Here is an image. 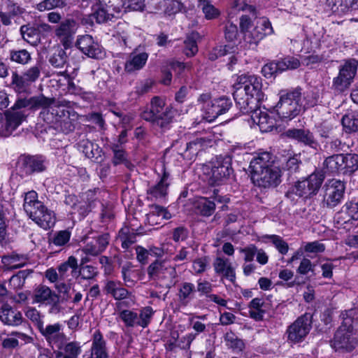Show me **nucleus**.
<instances>
[{
    "instance_id": "1",
    "label": "nucleus",
    "mask_w": 358,
    "mask_h": 358,
    "mask_svg": "<svg viewBox=\"0 0 358 358\" xmlns=\"http://www.w3.org/2000/svg\"><path fill=\"white\" fill-rule=\"evenodd\" d=\"M234 88V99L242 113L257 108L266 96L261 78L254 75L240 76Z\"/></svg>"
},
{
    "instance_id": "2",
    "label": "nucleus",
    "mask_w": 358,
    "mask_h": 358,
    "mask_svg": "<svg viewBox=\"0 0 358 358\" xmlns=\"http://www.w3.org/2000/svg\"><path fill=\"white\" fill-rule=\"evenodd\" d=\"M358 320V309L348 310L343 314L341 325L336 331L331 347L336 351L350 352L357 344V335L354 325Z\"/></svg>"
},
{
    "instance_id": "3",
    "label": "nucleus",
    "mask_w": 358,
    "mask_h": 358,
    "mask_svg": "<svg viewBox=\"0 0 358 358\" xmlns=\"http://www.w3.org/2000/svg\"><path fill=\"white\" fill-rule=\"evenodd\" d=\"M176 111L171 106H166L165 100L154 96L150 101V108L141 113V117L150 122L152 127L160 132H165L171 127Z\"/></svg>"
},
{
    "instance_id": "4",
    "label": "nucleus",
    "mask_w": 358,
    "mask_h": 358,
    "mask_svg": "<svg viewBox=\"0 0 358 358\" xmlns=\"http://www.w3.org/2000/svg\"><path fill=\"white\" fill-rule=\"evenodd\" d=\"M42 102L38 99L18 98L13 106L4 113L5 122H0V136L7 137L16 130L24 122L27 115L24 109L31 110V108H36Z\"/></svg>"
},
{
    "instance_id": "5",
    "label": "nucleus",
    "mask_w": 358,
    "mask_h": 358,
    "mask_svg": "<svg viewBox=\"0 0 358 358\" xmlns=\"http://www.w3.org/2000/svg\"><path fill=\"white\" fill-rule=\"evenodd\" d=\"M239 27L243 41L250 48H255L266 36L273 32L271 22L265 17L252 19L246 15H242Z\"/></svg>"
},
{
    "instance_id": "6",
    "label": "nucleus",
    "mask_w": 358,
    "mask_h": 358,
    "mask_svg": "<svg viewBox=\"0 0 358 358\" xmlns=\"http://www.w3.org/2000/svg\"><path fill=\"white\" fill-rule=\"evenodd\" d=\"M23 208L27 215L41 228L47 229L54 226V213L38 199L36 192L31 190L25 193Z\"/></svg>"
},
{
    "instance_id": "7",
    "label": "nucleus",
    "mask_w": 358,
    "mask_h": 358,
    "mask_svg": "<svg viewBox=\"0 0 358 358\" xmlns=\"http://www.w3.org/2000/svg\"><path fill=\"white\" fill-rule=\"evenodd\" d=\"M29 99H41V106L36 108H31V110L42 109L39 117L47 124L53 127H59L65 117H67L68 111L64 106L54 99L45 97L44 95H38L29 97Z\"/></svg>"
},
{
    "instance_id": "8",
    "label": "nucleus",
    "mask_w": 358,
    "mask_h": 358,
    "mask_svg": "<svg viewBox=\"0 0 358 358\" xmlns=\"http://www.w3.org/2000/svg\"><path fill=\"white\" fill-rule=\"evenodd\" d=\"M149 278L157 280L168 289L175 286L178 281L176 265H172L167 259H156L147 268Z\"/></svg>"
},
{
    "instance_id": "9",
    "label": "nucleus",
    "mask_w": 358,
    "mask_h": 358,
    "mask_svg": "<svg viewBox=\"0 0 358 358\" xmlns=\"http://www.w3.org/2000/svg\"><path fill=\"white\" fill-rule=\"evenodd\" d=\"M275 108L281 119L292 120L299 115L303 109L301 90L297 88L282 95Z\"/></svg>"
},
{
    "instance_id": "10",
    "label": "nucleus",
    "mask_w": 358,
    "mask_h": 358,
    "mask_svg": "<svg viewBox=\"0 0 358 358\" xmlns=\"http://www.w3.org/2000/svg\"><path fill=\"white\" fill-rule=\"evenodd\" d=\"M125 5V0H96L92 7L90 17L97 23H103L110 20L119 14Z\"/></svg>"
},
{
    "instance_id": "11",
    "label": "nucleus",
    "mask_w": 358,
    "mask_h": 358,
    "mask_svg": "<svg viewBox=\"0 0 358 358\" xmlns=\"http://www.w3.org/2000/svg\"><path fill=\"white\" fill-rule=\"evenodd\" d=\"M210 164L208 183L210 185L224 184L233 172L231 157L227 155L217 156Z\"/></svg>"
},
{
    "instance_id": "12",
    "label": "nucleus",
    "mask_w": 358,
    "mask_h": 358,
    "mask_svg": "<svg viewBox=\"0 0 358 358\" xmlns=\"http://www.w3.org/2000/svg\"><path fill=\"white\" fill-rule=\"evenodd\" d=\"M324 176L319 171H315L307 177L305 180L298 181L290 188L288 195L295 194L305 199L315 195L319 191Z\"/></svg>"
},
{
    "instance_id": "13",
    "label": "nucleus",
    "mask_w": 358,
    "mask_h": 358,
    "mask_svg": "<svg viewBox=\"0 0 358 358\" xmlns=\"http://www.w3.org/2000/svg\"><path fill=\"white\" fill-rule=\"evenodd\" d=\"M76 52L74 50L70 49H66L64 47H62L59 45H55L51 50V52L48 57V62L54 68L62 69L66 65V70L63 72V74L71 73L73 77L76 75V71L79 69V64L78 62H73V66L72 67V72H69V69L71 68V65L69 63V58L71 59L76 56Z\"/></svg>"
},
{
    "instance_id": "14",
    "label": "nucleus",
    "mask_w": 358,
    "mask_h": 358,
    "mask_svg": "<svg viewBox=\"0 0 358 358\" xmlns=\"http://www.w3.org/2000/svg\"><path fill=\"white\" fill-rule=\"evenodd\" d=\"M357 66L355 59L346 60L339 66L338 73L333 79L334 90L341 92L350 87L357 73Z\"/></svg>"
},
{
    "instance_id": "15",
    "label": "nucleus",
    "mask_w": 358,
    "mask_h": 358,
    "mask_svg": "<svg viewBox=\"0 0 358 358\" xmlns=\"http://www.w3.org/2000/svg\"><path fill=\"white\" fill-rule=\"evenodd\" d=\"M323 200L322 206L324 207L332 208L338 205L344 195L345 185V183L336 179L328 180L323 186Z\"/></svg>"
},
{
    "instance_id": "16",
    "label": "nucleus",
    "mask_w": 358,
    "mask_h": 358,
    "mask_svg": "<svg viewBox=\"0 0 358 358\" xmlns=\"http://www.w3.org/2000/svg\"><path fill=\"white\" fill-rule=\"evenodd\" d=\"M311 315L306 313L289 326L287 330L288 341L293 343L303 341L311 329Z\"/></svg>"
},
{
    "instance_id": "17",
    "label": "nucleus",
    "mask_w": 358,
    "mask_h": 358,
    "mask_svg": "<svg viewBox=\"0 0 358 358\" xmlns=\"http://www.w3.org/2000/svg\"><path fill=\"white\" fill-rule=\"evenodd\" d=\"M43 62H37L34 66L26 70L22 76L17 73L12 74V85H14L15 90L21 92L24 90L31 83H34L40 77L41 71L43 69Z\"/></svg>"
},
{
    "instance_id": "18",
    "label": "nucleus",
    "mask_w": 358,
    "mask_h": 358,
    "mask_svg": "<svg viewBox=\"0 0 358 358\" xmlns=\"http://www.w3.org/2000/svg\"><path fill=\"white\" fill-rule=\"evenodd\" d=\"M253 183L263 188L276 187L280 182V169L275 166L251 175Z\"/></svg>"
},
{
    "instance_id": "19",
    "label": "nucleus",
    "mask_w": 358,
    "mask_h": 358,
    "mask_svg": "<svg viewBox=\"0 0 358 358\" xmlns=\"http://www.w3.org/2000/svg\"><path fill=\"white\" fill-rule=\"evenodd\" d=\"M78 28V25L74 20L67 19L62 21L55 29V36L66 49L71 48Z\"/></svg>"
},
{
    "instance_id": "20",
    "label": "nucleus",
    "mask_w": 358,
    "mask_h": 358,
    "mask_svg": "<svg viewBox=\"0 0 358 358\" xmlns=\"http://www.w3.org/2000/svg\"><path fill=\"white\" fill-rule=\"evenodd\" d=\"M248 113L250 114L252 122L257 124L262 132L271 131L275 127L276 120L273 117V113L262 110L259 106Z\"/></svg>"
},
{
    "instance_id": "21",
    "label": "nucleus",
    "mask_w": 358,
    "mask_h": 358,
    "mask_svg": "<svg viewBox=\"0 0 358 358\" xmlns=\"http://www.w3.org/2000/svg\"><path fill=\"white\" fill-rule=\"evenodd\" d=\"M76 45L83 53L89 57L100 59L104 55L101 45L94 41L90 35L79 36Z\"/></svg>"
},
{
    "instance_id": "22",
    "label": "nucleus",
    "mask_w": 358,
    "mask_h": 358,
    "mask_svg": "<svg viewBox=\"0 0 358 358\" xmlns=\"http://www.w3.org/2000/svg\"><path fill=\"white\" fill-rule=\"evenodd\" d=\"M232 106V102L229 98L220 97L213 100L210 104L205 106L206 109V118L208 121H212L219 115L225 113Z\"/></svg>"
},
{
    "instance_id": "23",
    "label": "nucleus",
    "mask_w": 358,
    "mask_h": 358,
    "mask_svg": "<svg viewBox=\"0 0 358 358\" xmlns=\"http://www.w3.org/2000/svg\"><path fill=\"white\" fill-rule=\"evenodd\" d=\"M103 292L115 301H122L129 298L131 292L125 289L122 282L117 280H106L103 287Z\"/></svg>"
},
{
    "instance_id": "24",
    "label": "nucleus",
    "mask_w": 358,
    "mask_h": 358,
    "mask_svg": "<svg viewBox=\"0 0 358 358\" xmlns=\"http://www.w3.org/2000/svg\"><path fill=\"white\" fill-rule=\"evenodd\" d=\"M38 330L50 344L54 343L59 345L65 340V335L62 331V325L59 323L48 324L45 327L43 324Z\"/></svg>"
},
{
    "instance_id": "25",
    "label": "nucleus",
    "mask_w": 358,
    "mask_h": 358,
    "mask_svg": "<svg viewBox=\"0 0 358 358\" xmlns=\"http://www.w3.org/2000/svg\"><path fill=\"white\" fill-rule=\"evenodd\" d=\"M284 136L302 143L313 148H317L318 143L315 139L314 135L308 129H289L284 134Z\"/></svg>"
},
{
    "instance_id": "26",
    "label": "nucleus",
    "mask_w": 358,
    "mask_h": 358,
    "mask_svg": "<svg viewBox=\"0 0 358 358\" xmlns=\"http://www.w3.org/2000/svg\"><path fill=\"white\" fill-rule=\"evenodd\" d=\"M109 243V235L104 234L87 243L80 251L86 255L98 256L103 252Z\"/></svg>"
},
{
    "instance_id": "27",
    "label": "nucleus",
    "mask_w": 358,
    "mask_h": 358,
    "mask_svg": "<svg viewBox=\"0 0 358 358\" xmlns=\"http://www.w3.org/2000/svg\"><path fill=\"white\" fill-rule=\"evenodd\" d=\"M24 10L17 3L11 0H3L1 4L0 17L3 24L8 26L11 24V17L20 15Z\"/></svg>"
},
{
    "instance_id": "28",
    "label": "nucleus",
    "mask_w": 358,
    "mask_h": 358,
    "mask_svg": "<svg viewBox=\"0 0 358 358\" xmlns=\"http://www.w3.org/2000/svg\"><path fill=\"white\" fill-rule=\"evenodd\" d=\"M273 166H275L273 157L268 152L257 154L250 163L251 175Z\"/></svg>"
},
{
    "instance_id": "29",
    "label": "nucleus",
    "mask_w": 358,
    "mask_h": 358,
    "mask_svg": "<svg viewBox=\"0 0 358 358\" xmlns=\"http://www.w3.org/2000/svg\"><path fill=\"white\" fill-rule=\"evenodd\" d=\"M213 267L217 274L229 280L231 282L236 280V273L230 261L223 257H217L213 262Z\"/></svg>"
},
{
    "instance_id": "30",
    "label": "nucleus",
    "mask_w": 358,
    "mask_h": 358,
    "mask_svg": "<svg viewBox=\"0 0 358 358\" xmlns=\"http://www.w3.org/2000/svg\"><path fill=\"white\" fill-rule=\"evenodd\" d=\"M21 169L26 175L43 171L45 169V159L42 156L25 157L22 159Z\"/></svg>"
},
{
    "instance_id": "31",
    "label": "nucleus",
    "mask_w": 358,
    "mask_h": 358,
    "mask_svg": "<svg viewBox=\"0 0 358 358\" xmlns=\"http://www.w3.org/2000/svg\"><path fill=\"white\" fill-rule=\"evenodd\" d=\"M162 176L157 184L151 186L148 189V194L156 199H163L167 194L168 187L169 186V173L166 171L165 169H162Z\"/></svg>"
},
{
    "instance_id": "32",
    "label": "nucleus",
    "mask_w": 358,
    "mask_h": 358,
    "mask_svg": "<svg viewBox=\"0 0 358 358\" xmlns=\"http://www.w3.org/2000/svg\"><path fill=\"white\" fill-rule=\"evenodd\" d=\"M57 293L49 287L39 285L34 288L31 294L33 304H46L48 302L57 297Z\"/></svg>"
},
{
    "instance_id": "33",
    "label": "nucleus",
    "mask_w": 358,
    "mask_h": 358,
    "mask_svg": "<svg viewBox=\"0 0 358 358\" xmlns=\"http://www.w3.org/2000/svg\"><path fill=\"white\" fill-rule=\"evenodd\" d=\"M0 320L6 324L17 326L22 323V316L20 311L4 304L0 309Z\"/></svg>"
},
{
    "instance_id": "34",
    "label": "nucleus",
    "mask_w": 358,
    "mask_h": 358,
    "mask_svg": "<svg viewBox=\"0 0 358 358\" xmlns=\"http://www.w3.org/2000/svg\"><path fill=\"white\" fill-rule=\"evenodd\" d=\"M148 58L146 52H132L124 64V70L127 73L139 71L145 65Z\"/></svg>"
},
{
    "instance_id": "35",
    "label": "nucleus",
    "mask_w": 358,
    "mask_h": 358,
    "mask_svg": "<svg viewBox=\"0 0 358 358\" xmlns=\"http://www.w3.org/2000/svg\"><path fill=\"white\" fill-rule=\"evenodd\" d=\"M92 356V358H107L108 357L106 342L99 330H96L93 335Z\"/></svg>"
},
{
    "instance_id": "36",
    "label": "nucleus",
    "mask_w": 358,
    "mask_h": 358,
    "mask_svg": "<svg viewBox=\"0 0 358 358\" xmlns=\"http://www.w3.org/2000/svg\"><path fill=\"white\" fill-rule=\"evenodd\" d=\"M343 154L333 155L324 161V169L331 173H343Z\"/></svg>"
},
{
    "instance_id": "37",
    "label": "nucleus",
    "mask_w": 358,
    "mask_h": 358,
    "mask_svg": "<svg viewBox=\"0 0 358 358\" xmlns=\"http://www.w3.org/2000/svg\"><path fill=\"white\" fill-rule=\"evenodd\" d=\"M64 203L66 206H69L73 210L83 215L92 210L94 201H88L87 203L85 201H79L76 196L69 194L66 196Z\"/></svg>"
},
{
    "instance_id": "38",
    "label": "nucleus",
    "mask_w": 358,
    "mask_h": 358,
    "mask_svg": "<svg viewBox=\"0 0 358 358\" xmlns=\"http://www.w3.org/2000/svg\"><path fill=\"white\" fill-rule=\"evenodd\" d=\"M150 209L147 216L148 222L152 225L157 224L158 220H167L171 217V213L162 206L152 205L150 206Z\"/></svg>"
},
{
    "instance_id": "39",
    "label": "nucleus",
    "mask_w": 358,
    "mask_h": 358,
    "mask_svg": "<svg viewBox=\"0 0 358 358\" xmlns=\"http://www.w3.org/2000/svg\"><path fill=\"white\" fill-rule=\"evenodd\" d=\"M78 266V260L73 256H70L66 262L60 264L57 266L60 281H65L67 280V278L69 277V269L71 268V273H73L74 272H76Z\"/></svg>"
},
{
    "instance_id": "40",
    "label": "nucleus",
    "mask_w": 358,
    "mask_h": 358,
    "mask_svg": "<svg viewBox=\"0 0 358 358\" xmlns=\"http://www.w3.org/2000/svg\"><path fill=\"white\" fill-rule=\"evenodd\" d=\"M79 147L87 158L98 159L101 157V149L96 143L85 139L80 142Z\"/></svg>"
},
{
    "instance_id": "41",
    "label": "nucleus",
    "mask_w": 358,
    "mask_h": 358,
    "mask_svg": "<svg viewBox=\"0 0 358 358\" xmlns=\"http://www.w3.org/2000/svg\"><path fill=\"white\" fill-rule=\"evenodd\" d=\"M27 259L24 255L12 254L3 256L2 263L8 270H13L23 267L27 264Z\"/></svg>"
},
{
    "instance_id": "42",
    "label": "nucleus",
    "mask_w": 358,
    "mask_h": 358,
    "mask_svg": "<svg viewBox=\"0 0 358 358\" xmlns=\"http://www.w3.org/2000/svg\"><path fill=\"white\" fill-rule=\"evenodd\" d=\"M20 33L22 38L32 45H36L41 41L34 25H22L20 27Z\"/></svg>"
},
{
    "instance_id": "43",
    "label": "nucleus",
    "mask_w": 358,
    "mask_h": 358,
    "mask_svg": "<svg viewBox=\"0 0 358 358\" xmlns=\"http://www.w3.org/2000/svg\"><path fill=\"white\" fill-rule=\"evenodd\" d=\"M343 174H351L358 170V155L356 154L343 155Z\"/></svg>"
},
{
    "instance_id": "44",
    "label": "nucleus",
    "mask_w": 358,
    "mask_h": 358,
    "mask_svg": "<svg viewBox=\"0 0 358 358\" xmlns=\"http://www.w3.org/2000/svg\"><path fill=\"white\" fill-rule=\"evenodd\" d=\"M119 239L122 248L128 249L136 243V234L129 227H124L119 232Z\"/></svg>"
},
{
    "instance_id": "45",
    "label": "nucleus",
    "mask_w": 358,
    "mask_h": 358,
    "mask_svg": "<svg viewBox=\"0 0 358 358\" xmlns=\"http://www.w3.org/2000/svg\"><path fill=\"white\" fill-rule=\"evenodd\" d=\"M342 125L346 132L358 131V113H350L345 115L341 120Z\"/></svg>"
},
{
    "instance_id": "46",
    "label": "nucleus",
    "mask_w": 358,
    "mask_h": 358,
    "mask_svg": "<svg viewBox=\"0 0 358 358\" xmlns=\"http://www.w3.org/2000/svg\"><path fill=\"white\" fill-rule=\"evenodd\" d=\"M10 59L19 64H27L31 59V54L25 49L11 50L10 52Z\"/></svg>"
},
{
    "instance_id": "47",
    "label": "nucleus",
    "mask_w": 358,
    "mask_h": 358,
    "mask_svg": "<svg viewBox=\"0 0 358 358\" xmlns=\"http://www.w3.org/2000/svg\"><path fill=\"white\" fill-rule=\"evenodd\" d=\"M195 291L194 285L191 282H183L178 291V298L181 303L187 304Z\"/></svg>"
},
{
    "instance_id": "48",
    "label": "nucleus",
    "mask_w": 358,
    "mask_h": 358,
    "mask_svg": "<svg viewBox=\"0 0 358 358\" xmlns=\"http://www.w3.org/2000/svg\"><path fill=\"white\" fill-rule=\"evenodd\" d=\"M322 150L327 153H334L337 152L342 150V143L341 141L338 138H330L327 140L322 141Z\"/></svg>"
},
{
    "instance_id": "49",
    "label": "nucleus",
    "mask_w": 358,
    "mask_h": 358,
    "mask_svg": "<svg viewBox=\"0 0 358 358\" xmlns=\"http://www.w3.org/2000/svg\"><path fill=\"white\" fill-rule=\"evenodd\" d=\"M327 6L333 13L338 15L348 14L350 12L345 0H326Z\"/></svg>"
},
{
    "instance_id": "50",
    "label": "nucleus",
    "mask_w": 358,
    "mask_h": 358,
    "mask_svg": "<svg viewBox=\"0 0 358 358\" xmlns=\"http://www.w3.org/2000/svg\"><path fill=\"white\" fill-rule=\"evenodd\" d=\"M196 208L202 215L210 216L214 213L215 204L206 198H201L198 201Z\"/></svg>"
},
{
    "instance_id": "51",
    "label": "nucleus",
    "mask_w": 358,
    "mask_h": 358,
    "mask_svg": "<svg viewBox=\"0 0 358 358\" xmlns=\"http://www.w3.org/2000/svg\"><path fill=\"white\" fill-rule=\"evenodd\" d=\"M197 34L192 33L190 36H187L184 41V53L187 57H192L198 52V47L196 42Z\"/></svg>"
},
{
    "instance_id": "52",
    "label": "nucleus",
    "mask_w": 358,
    "mask_h": 358,
    "mask_svg": "<svg viewBox=\"0 0 358 358\" xmlns=\"http://www.w3.org/2000/svg\"><path fill=\"white\" fill-rule=\"evenodd\" d=\"M120 317L125 325L129 327L138 326V314L130 310H122L119 314Z\"/></svg>"
},
{
    "instance_id": "53",
    "label": "nucleus",
    "mask_w": 358,
    "mask_h": 358,
    "mask_svg": "<svg viewBox=\"0 0 358 358\" xmlns=\"http://www.w3.org/2000/svg\"><path fill=\"white\" fill-rule=\"evenodd\" d=\"M227 345L234 351L240 352L244 348L243 342L237 338L233 332H227L224 336Z\"/></svg>"
},
{
    "instance_id": "54",
    "label": "nucleus",
    "mask_w": 358,
    "mask_h": 358,
    "mask_svg": "<svg viewBox=\"0 0 358 358\" xmlns=\"http://www.w3.org/2000/svg\"><path fill=\"white\" fill-rule=\"evenodd\" d=\"M182 7V3L178 0H164L163 14L169 16L175 15L181 10Z\"/></svg>"
},
{
    "instance_id": "55",
    "label": "nucleus",
    "mask_w": 358,
    "mask_h": 358,
    "mask_svg": "<svg viewBox=\"0 0 358 358\" xmlns=\"http://www.w3.org/2000/svg\"><path fill=\"white\" fill-rule=\"evenodd\" d=\"M266 238L273 244L278 252L282 255H286L289 250L288 244L279 236L269 235Z\"/></svg>"
},
{
    "instance_id": "56",
    "label": "nucleus",
    "mask_w": 358,
    "mask_h": 358,
    "mask_svg": "<svg viewBox=\"0 0 358 358\" xmlns=\"http://www.w3.org/2000/svg\"><path fill=\"white\" fill-rule=\"evenodd\" d=\"M112 150L114 154L113 164L115 166L120 164H124L126 166H129V163L127 159V155L122 149L120 148L118 145H113L112 146Z\"/></svg>"
},
{
    "instance_id": "57",
    "label": "nucleus",
    "mask_w": 358,
    "mask_h": 358,
    "mask_svg": "<svg viewBox=\"0 0 358 358\" xmlns=\"http://www.w3.org/2000/svg\"><path fill=\"white\" fill-rule=\"evenodd\" d=\"M207 142L204 138H196L187 144L186 152L195 155L207 145Z\"/></svg>"
},
{
    "instance_id": "58",
    "label": "nucleus",
    "mask_w": 358,
    "mask_h": 358,
    "mask_svg": "<svg viewBox=\"0 0 358 358\" xmlns=\"http://www.w3.org/2000/svg\"><path fill=\"white\" fill-rule=\"evenodd\" d=\"M78 269V275L83 280H92L99 273L97 268L92 265L81 266Z\"/></svg>"
},
{
    "instance_id": "59",
    "label": "nucleus",
    "mask_w": 358,
    "mask_h": 358,
    "mask_svg": "<svg viewBox=\"0 0 358 358\" xmlns=\"http://www.w3.org/2000/svg\"><path fill=\"white\" fill-rule=\"evenodd\" d=\"M153 315L152 308L147 306L141 310L140 314H138V326L145 328L150 322Z\"/></svg>"
},
{
    "instance_id": "60",
    "label": "nucleus",
    "mask_w": 358,
    "mask_h": 358,
    "mask_svg": "<svg viewBox=\"0 0 358 358\" xmlns=\"http://www.w3.org/2000/svg\"><path fill=\"white\" fill-rule=\"evenodd\" d=\"M65 357L64 358H76L81 352L80 346L77 342H70L64 346Z\"/></svg>"
},
{
    "instance_id": "61",
    "label": "nucleus",
    "mask_w": 358,
    "mask_h": 358,
    "mask_svg": "<svg viewBox=\"0 0 358 358\" xmlns=\"http://www.w3.org/2000/svg\"><path fill=\"white\" fill-rule=\"evenodd\" d=\"M132 268L133 266L130 262H127L122 266V277L127 287H132L135 283L134 280L131 278V271Z\"/></svg>"
},
{
    "instance_id": "62",
    "label": "nucleus",
    "mask_w": 358,
    "mask_h": 358,
    "mask_svg": "<svg viewBox=\"0 0 358 358\" xmlns=\"http://www.w3.org/2000/svg\"><path fill=\"white\" fill-rule=\"evenodd\" d=\"M26 317L35 323L38 329L43 324L40 312L35 308L30 307L25 312Z\"/></svg>"
},
{
    "instance_id": "63",
    "label": "nucleus",
    "mask_w": 358,
    "mask_h": 358,
    "mask_svg": "<svg viewBox=\"0 0 358 358\" xmlns=\"http://www.w3.org/2000/svg\"><path fill=\"white\" fill-rule=\"evenodd\" d=\"M65 0H44L37 5L40 11L50 10L55 7H62L64 5Z\"/></svg>"
},
{
    "instance_id": "64",
    "label": "nucleus",
    "mask_w": 358,
    "mask_h": 358,
    "mask_svg": "<svg viewBox=\"0 0 358 358\" xmlns=\"http://www.w3.org/2000/svg\"><path fill=\"white\" fill-rule=\"evenodd\" d=\"M154 81L148 78L138 82L136 87V93L138 95H143L148 93L152 89Z\"/></svg>"
}]
</instances>
